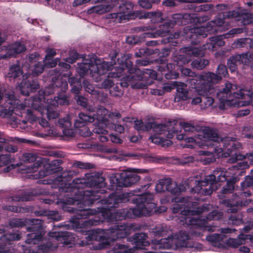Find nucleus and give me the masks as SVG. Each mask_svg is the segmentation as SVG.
I'll return each instance as SVG.
<instances>
[{
  "label": "nucleus",
  "mask_w": 253,
  "mask_h": 253,
  "mask_svg": "<svg viewBox=\"0 0 253 253\" xmlns=\"http://www.w3.org/2000/svg\"><path fill=\"white\" fill-rule=\"evenodd\" d=\"M131 193H126L119 195L111 194L106 200H101V204L106 205L105 207H97L96 209H84L78 211L75 218L80 219L86 218L90 215H98V219H90L85 221L89 225H97L99 222H102L105 219L109 221L113 222L116 220V216L123 218H133L136 216L146 215L150 211L148 209L147 205L150 204L152 208L155 207L154 203L152 202L154 199L153 195L150 193H145L141 195H137L136 197L132 199L133 202L136 204L133 208L129 209H123L116 213V216L112 213L111 209L118 207L120 203H124L128 200V197H130Z\"/></svg>",
  "instance_id": "nucleus-1"
},
{
  "label": "nucleus",
  "mask_w": 253,
  "mask_h": 253,
  "mask_svg": "<svg viewBox=\"0 0 253 253\" xmlns=\"http://www.w3.org/2000/svg\"><path fill=\"white\" fill-rule=\"evenodd\" d=\"M211 208L209 204H204L201 207H199L196 210H183L181 211V207L179 204H174L172 210L174 213H178L181 211L182 216L180 220L188 225L196 226H206L207 221L211 220H219L222 217L223 214L217 211H213L209 213L206 219L198 217L197 215L204 212H207Z\"/></svg>",
  "instance_id": "nucleus-2"
},
{
  "label": "nucleus",
  "mask_w": 253,
  "mask_h": 253,
  "mask_svg": "<svg viewBox=\"0 0 253 253\" xmlns=\"http://www.w3.org/2000/svg\"><path fill=\"white\" fill-rule=\"evenodd\" d=\"M217 97L223 104L219 105L220 109H224L225 105L236 104L237 101H233L234 98L249 99L248 101H239V106H246L250 103V101H253V90L250 87L246 86L243 88L238 87L236 85L227 83L225 86L221 90L216 93Z\"/></svg>",
  "instance_id": "nucleus-3"
},
{
  "label": "nucleus",
  "mask_w": 253,
  "mask_h": 253,
  "mask_svg": "<svg viewBox=\"0 0 253 253\" xmlns=\"http://www.w3.org/2000/svg\"><path fill=\"white\" fill-rule=\"evenodd\" d=\"M185 140L188 142H195L197 145L202 148L208 146L206 142L208 141L221 142L223 144V146L230 147L228 148V150L231 149V148L236 149L241 147L240 143L235 142L230 137H227L223 138L218 134L215 130L208 127H205L201 131L198 132L194 137L185 138Z\"/></svg>",
  "instance_id": "nucleus-4"
},
{
  "label": "nucleus",
  "mask_w": 253,
  "mask_h": 253,
  "mask_svg": "<svg viewBox=\"0 0 253 253\" xmlns=\"http://www.w3.org/2000/svg\"><path fill=\"white\" fill-rule=\"evenodd\" d=\"M122 67H124L123 72L125 70H127L130 74H134L132 76H128L126 78V83H122V85L124 86H128L129 84L134 88H142L144 85L139 82L143 79V75L147 74L151 75L153 72L155 73L153 70L149 69H145L143 71H140L139 69L133 67V64L131 61L127 60Z\"/></svg>",
  "instance_id": "nucleus-5"
},
{
  "label": "nucleus",
  "mask_w": 253,
  "mask_h": 253,
  "mask_svg": "<svg viewBox=\"0 0 253 253\" xmlns=\"http://www.w3.org/2000/svg\"><path fill=\"white\" fill-rule=\"evenodd\" d=\"M54 73L51 74V81L52 84L44 88L39 91V96L44 99L45 96L53 94L55 91V88H60L61 90L66 91L68 89L67 82L63 80L59 72H56L55 70L51 71Z\"/></svg>",
  "instance_id": "nucleus-6"
},
{
  "label": "nucleus",
  "mask_w": 253,
  "mask_h": 253,
  "mask_svg": "<svg viewBox=\"0 0 253 253\" xmlns=\"http://www.w3.org/2000/svg\"><path fill=\"white\" fill-rule=\"evenodd\" d=\"M140 229V226L132 224H123L116 225L108 229L106 233L105 238L110 241H115L119 239L124 238L129 234L131 231Z\"/></svg>",
  "instance_id": "nucleus-7"
},
{
  "label": "nucleus",
  "mask_w": 253,
  "mask_h": 253,
  "mask_svg": "<svg viewBox=\"0 0 253 253\" xmlns=\"http://www.w3.org/2000/svg\"><path fill=\"white\" fill-rule=\"evenodd\" d=\"M109 179L112 186L129 187L136 183L139 180L140 176L134 172H124L112 174Z\"/></svg>",
  "instance_id": "nucleus-8"
},
{
  "label": "nucleus",
  "mask_w": 253,
  "mask_h": 253,
  "mask_svg": "<svg viewBox=\"0 0 253 253\" xmlns=\"http://www.w3.org/2000/svg\"><path fill=\"white\" fill-rule=\"evenodd\" d=\"M48 236L53 238V241L47 242L46 244L39 246V250L43 253H48L56 249L58 247V244L56 241H63L65 244H67L65 240L67 237L69 236V232L63 231H54L48 233Z\"/></svg>",
  "instance_id": "nucleus-9"
},
{
  "label": "nucleus",
  "mask_w": 253,
  "mask_h": 253,
  "mask_svg": "<svg viewBox=\"0 0 253 253\" xmlns=\"http://www.w3.org/2000/svg\"><path fill=\"white\" fill-rule=\"evenodd\" d=\"M215 30L210 29L208 24L206 27H192L186 26L184 27L183 31L181 32L182 36H185L186 38L195 40L198 36H202L203 38L206 37L208 34H214Z\"/></svg>",
  "instance_id": "nucleus-10"
},
{
  "label": "nucleus",
  "mask_w": 253,
  "mask_h": 253,
  "mask_svg": "<svg viewBox=\"0 0 253 253\" xmlns=\"http://www.w3.org/2000/svg\"><path fill=\"white\" fill-rule=\"evenodd\" d=\"M227 73L226 66L220 64L216 69V74L212 72L205 73L200 75L198 78L199 80L205 82L206 84L213 85L221 81L222 76H225Z\"/></svg>",
  "instance_id": "nucleus-11"
},
{
  "label": "nucleus",
  "mask_w": 253,
  "mask_h": 253,
  "mask_svg": "<svg viewBox=\"0 0 253 253\" xmlns=\"http://www.w3.org/2000/svg\"><path fill=\"white\" fill-rule=\"evenodd\" d=\"M42 220L40 219H32L31 226L27 228V230L33 233L27 235L28 239L25 242L29 244H37L42 240L43 235L37 232L40 231L42 228Z\"/></svg>",
  "instance_id": "nucleus-12"
},
{
  "label": "nucleus",
  "mask_w": 253,
  "mask_h": 253,
  "mask_svg": "<svg viewBox=\"0 0 253 253\" xmlns=\"http://www.w3.org/2000/svg\"><path fill=\"white\" fill-rule=\"evenodd\" d=\"M251 195V192L250 191H241L235 195V198L233 201L225 202L227 204L228 209L227 210L228 213H236L238 211V207L243 206H246L249 204L248 200L243 201L244 199Z\"/></svg>",
  "instance_id": "nucleus-13"
},
{
  "label": "nucleus",
  "mask_w": 253,
  "mask_h": 253,
  "mask_svg": "<svg viewBox=\"0 0 253 253\" xmlns=\"http://www.w3.org/2000/svg\"><path fill=\"white\" fill-rule=\"evenodd\" d=\"M122 3L119 6V10L108 14V18L113 19L116 22L121 23L123 20L128 18L129 13L133 9V4L131 2L122 1Z\"/></svg>",
  "instance_id": "nucleus-14"
},
{
  "label": "nucleus",
  "mask_w": 253,
  "mask_h": 253,
  "mask_svg": "<svg viewBox=\"0 0 253 253\" xmlns=\"http://www.w3.org/2000/svg\"><path fill=\"white\" fill-rule=\"evenodd\" d=\"M22 160L27 163H34L26 169V172H34L38 170L39 167L44 162H46V158L38 157L37 155L32 153H25L22 156Z\"/></svg>",
  "instance_id": "nucleus-15"
},
{
  "label": "nucleus",
  "mask_w": 253,
  "mask_h": 253,
  "mask_svg": "<svg viewBox=\"0 0 253 253\" xmlns=\"http://www.w3.org/2000/svg\"><path fill=\"white\" fill-rule=\"evenodd\" d=\"M172 27L171 24L168 22L166 24L160 26V29L155 32L153 31L155 28L152 26H143L139 28V31L146 32L145 33L144 37H156L157 36H164L169 32V27Z\"/></svg>",
  "instance_id": "nucleus-16"
},
{
  "label": "nucleus",
  "mask_w": 253,
  "mask_h": 253,
  "mask_svg": "<svg viewBox=\"0 0 253 253\" xmlns=\"http://www.w3.org/2000/svg\"><path fill=\"white\" fill-rule=\"evenodd\" d=\"M26 49L24 44L19 42H14L2 49L3 50H4L5 53L4 54L0 55V58L5 59L15 57L17 54L25 51Z\"/></svg>",
  "instance_id": "nucleus-17"
},
{
  "label": "nucleus",
  "mask_w": 253,
  "mask_h": 253,
  "mask_svg": "<svg viewBox=\"0 0 253 253\" xmlns=\"http://www.w3.org/2000/svg\"><path fill=\"white\" fill-rule=\"evenodd\" d=\"M106 191L105 190H85L81 192L82 195V198L81 200L84 205H89L93 203V202L99 199L102 198L100 195L98 194H103Z\"/></svg>",
  "instance_id": "nucleus-18"
},
{
  "label": "nucleus",
  "mask_w": 253,
  "mask_h": 253,
  "mask_svg": "<svg viewBox=\"0 0 253 253\" xmlns=\"http://www.w3.org/2000/svg\"><path fill=\"white\" fill-rule=\"evenodd\" d=\"M177 124V122L176 120L169 121L167 123V124H158L154 122H153V125H152V129H153V131L157 134H165L166 131H168V135H169V137H171L172 135L170 133V132H172L173 133L177 132V130H176L175 129L170 130V127L176 126Z\"/></svg>",
  "instance_id": "nucleus-19"
},
{
  "label": "nucleus",
  "mask_w": 253,
  "mask_h": 253,
  "mask_svg": "<svg viewBox=\"0 0 253 253\" xmlns=\"http://www.w3.org/2000/svg\"><path fill=\"white\" fill-rule=\"evenodd\" d=\"M207 84H204L201 86L197 87L194 90L191 94L189 95V99L191 100V104L192 105L200 104L202 102L203 96L207 95L209 93V90H206Z\"/></svg>",
  "instance_id": "nucleus-20"
},
{
  "label": "nucleus",
  "mask_w": 253,
  "mask_h": 253,
  "mask_svg": "<svg viewBox=\"0 0 253 253\" xmlns=\"http://www.w3.org/2000/svg\"><path fill=\"white\" fill-rule=\"evenodd\" d=\"M230 17H232V14L230 12L220 13L214 20L208 23V25H209L210 29L215 30V33H216L218 30L219 27L222 26L224 24L228 23L226 20Z\"/></svg>",
  "instance_id": "nucleus-21"
},
{
  "label": "nucleus",
  "mask_w": 253,
  "mask_h": 253,
  "mask_svg": "<svg viewBox=\"0 0 253 253\" xmlns=\"http://www.w3.org/2000/svg\"><path fill=\"white\" fill-rule=\"evenodd\" d=\"M174 85L176 87V93L174 97V102L185 101L189 99V93L187 85L183 83L174 82Z\"/></svg>",
  "instance_id": "nucleus-22"
},
{
  "label": "nucleus",
  "mask_w": 253,
  "mask_h": 253,
  "mask_svg": "<svg viewBox=\"0 0 253 253\" xmlns=\"http://www.w3.org/2000/svg\"><path fill=\"white\" fill-rule=\"evenodd\" d=\"M65 91L61 90V92H59L57 96L53 98L47 99L46 104L53 106V107H56L59 105H68L69 104L68 96L65 93Z\"/></svg>",
  "instance_id": "nucleus-23"
},
{
  "label": "nucleus",
  "mask_w": 253,
  "mask_h": 253,
  "mask_svg": "<svg viewBox=\"0 0 253 253\" xmlns=\"http://www.w3.org/2000/svg\"><path fill=\"white\" fill-rule=\"evenodd\" d=\"M152 243V248L154 250L170 249L174 245L173 236H169L168 238L160 240H153Z\"/></svg>",
  "instance_id": "nucleus-24"
},
{
  "label": "nucleus",
  "mask_w": 253,
  "mask_h": 253,
  "mask_svg": "<svg viewBox=\"0 0 253 253\" xmlns=\"http://www.w3.org/2000/svg\"><path fill=\"white\" fill-rule=\"evenodd\" d=\"M124 70V67H119L117 69V71H112L109 73L108 75V78L105 79L101 83L100 88L107 89L112 87L114 83L113 80L110 79L111 78H119L123 74Z\"/></svg>",
  "instance_id": "nucleus-25"
},
{
  "label": "nucleus",
  "mask_w": 253,
  "mask_h": 253,
  "mask_svg": "<svg viewBox=\"0 0 253 253\" xmlns=\"http://www.w3.org/2000/svg\"><path fill=\"white\" fill-rule=\"evenodd\" d=\"M229 173L224 168H217L213 171L212 174H210L209 179L213 180L215 183L217 181L223 182L227 180V177L229 176Z\"/></svg>",
  "instance_id": "nucleus-26"
},
{
  "label": "nucleus",
  "mask_w": 253,
  "mask_h": 253,
  "mask_svg": "<svg viewBox=\"0 0 253 253\" xmlns=\"http://www.w3.org/2000/svg\"><path fill=\"white\" fill-rule=\"evenodd\" d=\"M206 90H209V93L207 95L203 96L202 99V102L200 104V108L201 109H206L208 107L211 106L213 102L214 99L210 95L214 93L215 90L212 85L210 84H207Z\"/></svg>",
  "instance_id": "nucleus-27"
},
{
  "label": "nucleus",
  "mask_w": 253,
  "mask_h": 253,
  "mask_svg": "<svg viewBox=\"0 0 253 253\" xmlns=\"http://www.w3.org/2000/svg\"><path fill=\"white\" fill-rule=\"evenodd\" d=\"M232 17H237L238 21H241L244 25L250 24L251 19H253V12H251L247 9L241 10L239 12L232 14Z\"/></svg>",
  "instance_id": "nucleus-28"
},
{
  "label": "nucleus",
  "mask_w": 253,
  "mask_h": 253,
  "mask_svg": "<svg viewBox=\"0 0 253 253\" xmlns=\"http://www.w3.org/2000/svg\"><path fill=\"white\" fill-rule=\"evenodd\" d=\"M203 46L201 47H184L181 48L179 51L180 52L187 54L189 57L191 56L202 57L205 55V50L206 48L205 45H204Z\"/></svg>",
  "instance_id": "nucleus-29"
},
{
  "label": "nucleus",
  "mask_w": 253,
  "mask_h": 253,
  "mask_svg": "<svg viewBox=\"0 0 253 253\" xmlns=\"http://www.w3.org/2000/svg\"><path fill=\"white\" fill-rule=\"evenodd\" d=\"M87 186L90 187H96L101 188L105 186L104 178L103 177L97 175L95 174H88Z\"/></svg>",
  "instance_id": "nucleus-30"
},
{
  "label": "nucleus",
  "mask_w": 253,
  "mask_h": 253,
  "mask_svg": "<svg viewBox=\"0 0 253 253\" xmlns=\"http://www.w3.org/2000/svg\"><path fill=\"white\" fill-rule=\"evenodd\" d=\"M83 85L86 91L91 94L95 95L97 99L100 101L104 102L107 100V94L103 92H100L98 90H95L93 86L88 81H84Z\"/></svg>",
  "instance_id": "nucleus-31"
},
{
  "label": "nucleus",
  "mask_w": 253,
  "mask_h": 253,
  "mask_svg": "<svg viewBox=\"0 0 253 253\" xmlns=\"http://www.w3.org/2000/svg\"><path fill=\"white\" fill-rule=\"evenodd\" d=\"M132 242L137 249H143L149 245V242L146 241L147 235L145 233H136L132 236Z\"/></svg>",
  "instance_id": "nucleus-32"
},
{
  "label": "nucleus",
  "mask_w": 253,
  "mask_h": 253,
  "mask_svg": "<svg viewBox=\"0 0 253 253\" xmlns=\"http://www.w3.org/2000/svg\"><path fill=\"white\" fill-rule=\"evenodd\" d=\"M114 6V4L108 3L104 1L100 4L93 6L88 9V13H95L98 14H102L111 11Z\"/></svg>",
  "instance_id": "nucleus-33"
},
{
  "label": "nucleus",
  "mask_w": 253,
  "mask_h": 253,
  "mask_svg": "<svg viewBox=\"0 0 253 253\" xmlns=\"http://www.w3.org/2000/svg\"><path fill=\"white\" fill-rule=\"evenodd\" d=\"M167 191L174 195H178L185 190V187L183 185H177L170 178L166 179Z\"/></svg>",
  "instance_id": "nucleus-34"
},
{
  "label": "nucleus",
  "mask_w": 253,
  "mask_h": 253,
  "mask_svg": "<svg viewBox=\"0 0 253 253\" xmlns=\"http://www.w3.org/2000/svg\"><path fill=\"white\" fill-rule=\"evenodd\" d=\"M174 245L177 247H188L187 242L190 239L189 235L185 231H181L173 236Z\"/></svg>",
  "instance_id": "nucleus-35"
},
{
  "label": "nucleus",
  "mask_w": 253,
  "mask_h": 253,
  "mask_svg": "<svg viewBox=\"0 0 253 253\" xmlns=\"http://www.w3.org/2000/svg\"><path fill=\"white\" fill-rule=\"evenodd\" d=\"M245 57L241 54L231 56L227 61V66L231 72L235 71L237 69L238 64H243Z\"/></svg>",
  "instance_id": "nucleus-36"
},
{
  "label": "nucleus",
  "mask_w": 253,
  "mask_h": 253,
  "mask_svg": "<svg viewBox=\"0 0 253 253\" xmlns=\"http://www.w3.org/2000/svg\"><path fill=\"white\" fill-rule=\"evenodd\" d=\"M58 124L61 127L63 128V134L68 137H72L74 135V131L71 128V123L67 118L58 120Z\"/></svg>",
  "instance_id": "nucleus-37"
},
{
  "label": "nucleus",
  "mask_w": 253,
  "mask_h": 253,
  "mask_svg": "<svg viewBox=\"0 0 253 253\" xmlns=\"http://www.w3.org/2000/svg\"><path fill=\"white\" fill-rule=\"evenodd\" d=\"M94 120L95 114L91 115L84 113H80L79 114V119H77L75 122V126L77 127H81L82 126L84 125L85 123H92Z\"/></svg>",
  "instance_id": "nucleus-38"
},
{
  "label": "nucleus",
  "mask_w": 253,
  "mask_h": 253,
  "mask_svg": "<svg viewBox=\"0 0 253 253\" xmlns=\"http://www.w3.org/2000/svg\"><path fill=\"white\" fill-rule=\"evenodd\" d=\"M43 99L42 97H35L30 98L28 100H26L24 105H22L21 108L24 109L25 107L28 105L34 109L36 110H38L39 112H41L42 114V107L41 103V100Z\"/></svg>",
  "instance_id": "nucleus-39"
},
{
  "label": "nucleus",
  "mask_w": 253,
  "mask_h": 253,
  "mask_svg": "<svg viewBox=\"0 0 253 253\" xmlns=\"http://www.w3.org/2000/svg\"><path fill=\"white\" fill-rule=\"evenodd\" d=\"M95 120L99 122H105L108 120V117L111 116V113L104 107L99 106L96 110Z\"/></svg>",
  "instance_id": "nucleus-40"
},
{
  "label": "nucleus",
  "mask_w": 253,
  "mask_h": 253,
  "mask_svg": "<svg viewBox=\"0 0 253 253\" xmlns=\"http://www.w3.org/2000/svg\"><path fill=\"white\" fill-rule=\"evenodd\" d=\"M46 159V162H44L42 165L44 166V168L47 171H51L52 172L55 171V169H60L59 166L62 163V160L60 159H56L50 162H48Z\"/></svg>",
  "instance_id": "nucleus-41"
},
{
  "label": "nucleus",
  "mask_w": 253,
  "mask_h": 253,
  "mask_svg": "<svg viewBox=\"0 0 253 253\" xmlns=\"http://www.w3.org/2000/svg\"><path fill=\"white\" fill-rule=\"evenodd\" d=\"M22 74V72L20 67L16 65H13L9 67V72L6 74V77L11 80L19 77Z\"/></svg>",
  "instance_id": "nucleus-42"
},
{
  "label": "nucleus",
  "mask_w": 253,
  "mask_h": 253,
  "mask_svg": "<svg viewBox=\"0 0 253 253\" xmlns=\"http://www.w3.org/2000/svg\"><path fill=\"white\" fill-rule=\"evenodd\" d=\"M250 237L249 235L240 234L237 239H230L228 241V244L233 248H237L239 246L244 244L246 239Z\"/></svg>",
  "instance_id": "nucleus-43"
},
{
  "label": "nucleus",
  "mask_w": 253,
  "mask_h": 253,
  "mask_svg": "<svg viewBox=\"0 0 253 253\" xmlns=\"http://www.w3.org/2000/svg\"><path fill=\"white\" fill-rule=\"evenodd\" d=\"M172 60L173 62L179 67H182L184 65L188 64L191 61V59L188 55H176L173 56Z\"/></svg>",
  "instance_id": "nucleus-44"
},
{
  "label": "nucleus",
  "mask_w": 253,
  "mask_h": 253,
  "mask_svg": "<svg viewBox=\"0 0 253 253\" xmlns=\"http://www.w3.org/2000/svg\"><path fill=\"white\" fill-rule=\"evenodd\" d=\"M120 67H115L114 69L113 65L108 62H103L101 63H98V76H101L105 74L107 71L111 70H114L116 72Z\"/></svg>",
  "instance_id": "nucleus-45"
},
{
  "label": "nucleus",
  "mask_w": 253,
  "mask_h": 253,
  "mask_svg": "<svg viewBox=\"0 0 253 253\" xmlns=\"http://www.w3.org/2000/svg\"><path fill=\"white\" fill-rule=\"evenodd\" d=\"M234 45L235 47L239 48L248 46L253 48V40L250 38L240 39L235 42Z\"/></svg>",
  "instance_id": "nucleus-46"
},
{
  "label": "nucleus",
  "mask_w": 253,
  "mask_h": 253,
  "mask_svg": "<svg viewBox=\"0 0 253 253\" xmlns=\"http://www.w3.org/2000/svg\"><path fill=\"white\" fill-rule=\"evenodd\" d=\"M209 64V61L207 59L198 58L195 59L191 62L192 68L198 70H202Z\"/></svg>",
  "instance_id": "nucleus-47"
},
{
  "label": "nucleus",
  "mask_w": 253,
  "mask_h": 253,
  "mask_svg": "<svg viewBox=\"0 0 253 253\" xmlns=\"http://www.w3.org/2000/svg\"><path fill=\"white\" fill-rule=\"evenodd\" d=\"M169 231L168 227L164 224L157 225L152 229V233L156 236H162L166 235Z\"/></svg>",
  "instance_id": "nucleus-48"
},
{
  "label": "nucleus",
  "mask_w": 253,
  "mask_h": 253,
  "mask_svg": "<svg viewBox=\"0 0 253 253\" xmlns=\"http://www.w3.org/2000/svg\"><path fill=\"white\" fill-rule=\"evenodd\" d=\"M77 71L81 77H83L89 69V61L84 60V62L78 63Z\"/></svg>",
  "instance_id": "nucleus-49"
},
{
  "label": "nucleus",
  "mask_w": 253,
  "mask_h": 253,
  "mask_svg": "<svg viewBox=\"0 0 253 253\" xmlns=\"http://www.w3.org/2000/svg\"><path fill=\"white\" fill-rule=\"evenodd\" d=\"M162 13L160 11H152L144 14L145 18H152L154 22H160L163 19Z\"/></svg>",
  "instance_id": "nucleus-50"
},
{
  "label": "nucleus",
  "mask_w": 253,
  "mask_h": 253,
  "mask_svg": "<svg viewBox=\"0 0 253 253\" xmlns=\"http://www.w3.org/2000/svg\"><path fill=\"white\" fill-rule=\"evenodd\" d=\"M32 199V195L29 192H25L23 194L16 195L11 197L12 201L16 202H24Z\"/></svg>",
  "instance_id": "nucleus-51"
},
{
  "label": "nucleus",
  "mask_w": 253,
  "mask_h": 253,
  "mask_svg": "<svg viewBox=\"0 0 253 253\" xmlns=\"http://www.w3.org/2000/svg\"><path fill=\"white\" fill-rule=\"evenodd\" d=\"M210 175L207 176L205 179L201 181L195 180V183L196 184V188L197 190L200 189L202 187H207L209 185H211L214 183L213 180L209 179V177Z\"/></svg>",
  "instance_id": "nucleus-52"
},
{
  "label": "nucleus",
  "mask_w": 253,
  "mask_h": 253,
  "mask_svg": "<svg viewBox=\"0 0 253 253\" xmlns=\"http://www.w3.org/2000/svg\"><path fill=\"white\" fill-rule=\"evenodd\" d=\"M132 250L128 247L117 244L113 247V253H132Z\"/></svg>",
  "instance_id": "nucleus-53"
},
{
  "label": "nucleus",
  "mask_w": 253,
  "mask_h": 253,
  "mask_svg": "<svg viewBox=\"0 0 253 253\" xmlns=\"http://www.w3.org/2000/svg\"><path fill=\"white\" fill-rule=\"evenodd\" d=\"M207 238L208 241L212 243L213 246L218 247L223 240V235L214 234L207 237Z\"/></svg>",
  "instance_id": "nucleus-54"
},
{
  "label": "nucleus",
  "mask_w": 253,
  "mask_h": 253,
  "mask_svg": "<svg viewBox=\"0 0 253 253\" xmlns=\"http://www.w3.org/2000/svg\"><path fill=\"white\" fill-rule=\"evenodd\" d=\"M180 126L184 129V131L188 133L190 132H199V127L192 125L188 123H180Z\"/></svg>",
  "instance_id": "nucleus-55"
},
{
  "label": "nucleus",
  "mask_w": 253,
  "mask_h": 253,
  "mask_svg": "<svg viewBox=\"0 0 253 253\" xmlns=\"http://www.w3.org/2000/svg\"><path fill=\"white\" fill-rule=\"evenodd\" d=\"M245 59H243V64L250 66L251 69L253 70V52L248 54V53H242Z\"/></svg>",
  "instance_id": "nucleus-56"
},
{
  "label": "nucleus",
  "mask_w": 253,
  "mask_h": 253,
  "mask_svg": "<svg viewBox=\"0 0 253 253\" xmlns=\"http://www.w3.org/2000/svg\"><path fill=\"white\" fill-rule=\"evenodd\" d=\"M4 98L6 101L8 102V104L12 105H17L19 103V100L16 99L13 93L12 92H6L5 91L4 94Z\"/></svg>",
  "instance_id": "nucleus-57"
},
{
  "label": "nucleus",
  "mask_w": 253,
  "mask_h": 253,
  "mask_svg": "<svg viewBox=\"0 0 253 253\" xmlns=\"http://www.w3.org/2000/svg\"><path fill=\"white\" fill-rule=\"evenodd\" d=\"M4 210L10 211L14 212L25 213L29 211V208L27 207H19L14 206H4L3 207Z\"/></svg>",
  "instance_id": "nucleus-58"
},
{
  "label": "nucleus",
  "mask_w": 253,
  "mask_h": 253,
  "mask_svg": "<svg viewBox=\"0 0 253 253\" xmlns=\"http://www.w3.org/2000/svg\"><path fill=\"white\" fill-rule=\"evenodd\" d=\"M21 238L20 234L18 233H11L6 234L2 237L1 240L7 241L19 240Z\"/></svg>",
  "instance_id": "nucleus-59"
},
{
  "label": "nucleus",
  "mask_w": 253,
  "mask_h": 253,
  "mask_svg": "<svg viewBox=\"0 0 253 253\" xmlns=\"http://www.w3.org/2000/svg\"><path fill=\"white\" fill-rule=\"evenodd\" d=\"M52 106L47 104L46 115L48 120L54 119L58 117L59 113L51 108Z\"/></svg>",
  "instance_id": "nucleus-60"
},
{
  "label": "nucleus",
  "mask_w": 253,
  "mask_h": 253,
  "mask_svg": "<svg viewBox=\"0 0 253 253\" xmlns=\"http://www.w3.org/2000/svg\"><path fill=\"white\" fill-rule=\"evenodd\" d=\"M157 52V51H155L154 50L148 48H141L139 50L138 52H136L135 56L141 57L143 55L149 56Z\"/></svg>",
  "instance_id": "nucleus-61"
},
{
  "label": "nucleus",
  "mask_w": 253,
  "mask_h": 253,
  "mask_svg": "<svg viewBox=\"0 0 253 253\" xmlns=\"http://www.w3.org/2000/svg\"><path fill=\"white\" fill-rule=\"evenodd\" d=\"M160 0H139V5L144 8H150L152 7V4L158 3Z\"/></svg>",
  "instance_id": "nucleus-62"
},
{
  "label": "nucleus",
  "mask_w": 253,
  "mask_h": 253,
  "mask_svg": "<svg viewBox=\"0 0 253 253\" xmlns=\"http://www.w3.org/2000/svg\"><path fill=\"white\" fill-rule=\"evenodd\" d=\"M76 172L74 171L67 170L62 172L61 176V181L66 182L69 181L71 179L72 177L76 175Z\"/></svg>",
  "instance_id": "nucleus-63"
},
{
  "label": "nucleus",
  "mask_w": 253,
  "mask_h": 253,
  "mask_svg": "<svg viewBox=\"0 0 253 253\" xmlns=\"http://www.w3.org/2000/svg\"><path fill=\"white\" fill-rule=\"evenodd\" d=\"M9 224L12 227H20L25 225L26 223L21 219L14 218L9 221Z\"/></svg>",
  "instance_id": "nucleus-64"
}]
</instances>
